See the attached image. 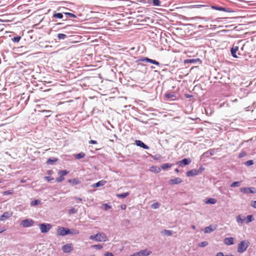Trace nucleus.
I'll list each match as a JSON object with an SVG mask.
<instances>
[{
    "label": "nucleus",
    "mask_w": 256,
    "mask_h": 256,
    "mask_svg": "<svg viewBox=\"0 0 256 256\" xmlns=\"http://www.w3.org/2000/svg\"><path fill=\"white\" fill-rule=\"evenodd\" d=\"M44 178L45 179V180H46L48 182H50L54 180V178L52 177L49 176H44Z\"/></svg>",
    "instance_id": "09e8293b"
},
{
    "label": "nucleus",
    "mask_w": 256,
    "mask_h": 256,
    "mask_svg": "<svg viewBox=\"0 0 256 256\" xmlns=\"http://www.w3.org/2000/svg\"><path fill=\"white\" fill-rule=\"evenodd\" d=\"M106 181H104L103 180H100V181L97 182L96 183L92 185V186H93V188H98V187L104 186L106 184Z\"/></svg>",
    "instance_id": "412c9836"
},
{
    "label": "nucleus",
    "mask_w": 256,
    "mask_h": 256,
    "mask_svg": "<svg viewBox=\"0 0 256 256\" xmlns=\"http://www.w3.org/2000/svg\"><path fill=\"white\" fill-rule=\"evenodd\" d=\"M160 204L159 202H156L152 204L151 205V207H152V208L154 209H156L160 207Z\"/></svg>",
    "instance_id": "58836bf2"
},
{
    "label": "nucleus",
    "mask_w": 256,
    "mask_h": 256,
    "mask_svg": "<svg viewBox=\"0 0 256 256\" xmlns=\"http://www.w3.org/2000/svg\"><path fill=\"white\" fill-rule=\"evenodd\" d=\"M240 191L245 194H256V190L254 187L244 188L240 189Z\"/></svg>",
    "instance_id": "39448f33"
},
{
    "label": "nucleus",
    "mask_w": 256,
    "mask_h": 256,
    "mask_svg": "<svg viewBox=\"0 0 256 256\" xmlns=\"http://www.w3.org/2000/svg\"><path fill=\"white\" fill-rule=\"evenodd\" d=\"M62 250L64 253H68L73 250V246L72 244H66L62 246Z\"/></svg>",
    "instance_id": "6e6552de"
},
{
    "label": "nucleus",
    "mask_w": 256,
    "mask_h": 256,
    "mask_svg": "<svg viewBox=\"0 0 256 256\" xmlns=\"http://www.w3.org/2000/svg\"><path fill=\"white\" fill-rule=\"evenodd\" d=\"M64 180V178L61 176L56 178V181L58 182H60Z\"/></svg>",
    "instance_id": "de8ad7c7"
},
{
    "label": "nucleus",
    "mask_w": 256,
    "mask_h": 256,
    "mask_svg": "<svg viewBox=\"0 0 256 256\" xmlns=\"http://www.w3.org/2000/svg\"><path fill=\"white\" fill-rule=\"evenodd\" d=\"M79 234V231L78 230L72 228L69 229L68 230V234Z\"/></svg>",
    "instance_id": "bb28decb"
},
{
    "label": "nucleus",
    "mask_w": 256,
    "mask_h": 256,
    "mask_svg": "<svg viewBox=\"0 0 256 256\" xmlns=\"http://www.w3.org/2000/svg\"><path fill=\"white\" fill-rule=\"evenodd\" d=\"M244 219H246V223L248 224L254 220V217L252 215H248Z\"/></svg>",
    "instance_id": "393cba45"
},
{
    "label": "nucleus",
    "mask_w": 256,
    "mask_h": 256,
    "mask_svg": "<svg viewBox=\"0 0 256 256\" xmlns=\"http://www.w3.org/2000/svg\"><path fill=\"white\" fill-rule=\"evenodd\" d=\"M89 143L91 144H97V142L96 140H90L89 142Z\"/></svg>",
    "instance_id": "052dcab7"
},
{
    "label": "nucleus",
    "mask_w": 256,
    "mask_h": 256,
    "mask_svg": "<svg viewBox=\"0 0 256 256\" xmlns=\"http://www.w3.org/2000/svg\"><path fill=\"white\" fill-rule=\"evenodd\" d=\"M129 256H139V254H138V252H135V253L133 254H132L130 255Z\"/></svg>",
    "instance_id": "e2e57ef3"
},
{
    "label": "nucleus",
    "mask_w": 256,
    "mask_h": 256,
    "mask_svg": "<svg viewBox=\"0 0 256 256\" xmlns=\"http://www.w3.org/2000/svg\"><path fill=\"white\" fill-rule=\"evenodd\" d=\"M62 12H58V13H54L53 14V18H58L59 19H62L64 18V14Z\"/></svg>",
    "instance_id": "a878e982"
},
{
    "label": "nucleus",
    "mask_w": 256,
    "mask_h": 256,
    "mask_svg": "<svg viewBox=\"0 0 256 256\" xmlns=\"http://www.w3.org/2000/svg\"><path fill=\"white\" fill-rule=\"evenodd\" d=\"M250 245L248 241L246 240H242L238 244V252L239 253L244 252Z\"/></svg>",
    "instance_id": "f03ea898"
},
{
    "label": "nucleus",
    "mask_w": 256,
    "mask_h": 256,
    "mask_svg": "<svg viewBox=\"0 0 256 256\" xmlns=\"http://www.w3.org/2000/svg\"><path fill=\"white\" fill-rule=\"evenodd\" d=\"M210 154H209V152L208 150L204 152L202 154V156H204V157H208L209 156Z\"/></svg>",
    "instance_id": "4d7b16f0"
},
{
    "label": "nucleus",
    "mask_w": 256,
    "mask_h": 256,
    "mask_svg": "<svg viewBox=\"0 0 256 256\" xmlns=\"http://www.w3.org/2000/svg\"><path fill=\"white\" fill-rule=\"evenodd\" d=\"M68 171L66 170H62L58 172V174L59 175L64 176L68 174Z\"/></svg>",
    "instance_id": "f704fd0d"
},
{
    "label": "nucleus",
    "mask_w": 256,
    "mask_h": 256,
    "mask_svg": "<svg viewBox=\"0 0 256 256\" xmlns=\"http://www.w3.org/2000/svg\"><path fill=\"white\" fill-rule=\"evenodd\" d=\"M211 8L212 9L220 10V11H223V12H230V10H228V8H224V7L219 6H212Z\"/></svg>",
    "instance_id": "ddd939ff"
},
{
    "label": "nucleus",
    "mask_w": 256,
    "mask_h": 256,
    "mask_svg": "<svg viewBox=\"0 0 256 256\" xmlns=\"http://www.w3.org/2000/svg\"><path fill=\"white\" fill-rule=\"evenodd\" d=\"M206 6L205 5H202V4H196V5H192L189 6V8H200L202 7H204Z\"/></svg>",
    "instance_id": "a19ab883"
},
{
    "label": "nucleus",
    "mask_w": 256,
    "mask_h": 256,
    "mask_svg": "<svg viewBox=\"0 0 256 256\" xmlns=\"http://www.w3.org/2000/svg\"><path fill=\"white\" fill-rule=\"evenodd\" d=\"M77 212V210L72 208L69 210V213L70 214H76Z\"/></svg>",
    "instance_id": "8fccbe9b"
},
{
    "label": "nucleus",
    "mask_w": 256,
    "mask_h": 256,
    "mask_svg": "<svg viewBox=\"0 0 256 256\" xmlns=\"http://www.w3.org/2000/svg\"><path fill=\"white\" fill-rule=\"evenodd\" d=\"M161 158V156L159 154H156L154 156V160H159L160 158Z\"/></svg>",
    "instance_id": "6e6d98bb"
},
{
    "label": "nucleus",
    "mask_w": 256,
    "mask_h": 256,
    "mask_svg": "<svg viewBox=\"0 0 256 256\" xmlns=\"http://www.w3.org/2000/svg\"><path fill=\"white\" fill-rule=\"evenodd\" d=\"M242 217L241 215H238L236 216V222L238 224H242L245 221L246 219L242 218Z\"/></svg>",
    "instance_id": "c756f323"
},
{
    "label": "nucleus",
    "mask_w": 256,
    "mask_h": 256,
    "mask_svg": "<svg viewBox=\"0 0 256 256\" xmlns=\"http://www.w3.org/2000/svg\"><path fill=\"white\" fill-rule=\"evenodd\" d=\"M68 228L64 227H60L57 230V234L60 236H64L68 234Z\"/></svg>",
    "instance_id": "0eeeda50"
},
{
    "label": "nucleus",
    "mask_w": 256,
    "mask_h": 256,
    "mask_svg": "<svg viewBox=\"0 0 256 256\" xmlns=\"http://www.w3.org/2000/svg\"><path fill=\"white\" fill-rule=\"evenodd\" d=\"M214 230V228H213L212 226H208L206 227L204 230V233L208 234L210 233L211 232H213Z\"/></svg>",
    "instance_id": "4be33fe9"
},
{
    "label": "nucleus",
    "mask_w": 256,
    "mask_h": 256,
    "mask_svg": "<svg viewBox=\"0 0 256 256\" xmlns=\"http://www.w3.org/2000/svg\"><path fill=\"white\" fill-rule=\"evenodd\" d=\"M200 173V170H197L196 169H192L186 172L187 176H194L198 175Z\"/></svg>",
    "instance_id": "1a4fd4ad"
},
{
    "label": "nucleus",
    "mask_w": 256,
    "mask_h": 256,
    "mask_svg": "<svg viewBox=\"0 0 256 256\" xmlns=\"http://www.w3.org/2000/svg\"><path fill=\"white\" fill-rule=\"evenodd\" d=\"M21 38V36H14V37L12 38V40L14 42H19V41L20 40Z\"/></svg>",
    "instance_id": "79ce46f5"
},
{
    "label": "nucleus",
    "mask_w": 256,
    "mask_h": 256,
    "mask_svg": "<svg viewBox=\"0 0 256 256\" xmlns=\"http://www.w3.org/2000/svg\"><path fill=\"white\" fill-rule=\"evenodd\" d=\"M68 181L72 186L77 185L80 183V181L78 178L70 179Z\"/></svg>",
    "instance_id": "6ab92c4d"
},
{
    "label": "nucleus",
    "mask_w": 256,
    "mask_h": 256,
    "mask_svg": "<svg viewBox=\"0 0 256 256\" xmlns=\"http://www.w3.org/2000/svg\"><path fill=\"white\" fill-rule=\"evenodd\" d=\"M173 166V164L165 163L161 166V168L163 170H166L168 168H171Z\"/></svg>",
    "instance_id": "5701e85b"
},
{
    "label": "nucleus",
    "mask_w": 256,
    "mask_h": 256,
    "mask_svg": "<svg viewBox=\"0 0 256 256\" xmlns=\"http://www.w3.org/2000/svg\"><path fill=\"white\" fill-rule=\"evenodd\" d=\"M90 239L96 242H106L108 240L106 234L103 232L98 233L95 235L90 236Z\"/></svg>",
    "instance_id": "f257e3e1"
},
{
    "label": "nucleus",
    "mask_w": 256,
    "mask_h": 256,
    "mask_svg": "<svg viewBox=\"0 0 256 256\" xmlns=\"http://www.w3.org/2000/svg\"><path fill=\"white\" fill-rule=\"evenodd\" d=\"M250 206L252 208H256V200H252L250 202Z\"/></svg>",
    "instance_id": "5fc2aeb1"
},
{
    "label": "nucleus",
    "mask_w": 256,
    "mask_h": 256,
    "mask_svg": "<svg viewBox=\"0 0 256 256\" xmlns=\"http://www.w3.org/2000/svg\"><path fill=\"white\" fill-rule=\"evenodd\" d=\"M74 199L77 201L78 202H80L82 200V199L80 198L75 197Z\"/></svg>",
    "instance_id": "bf43d9fd"
},
{
    "label": "nucleus",
    "mask_w": 256,
    "mask_h": 256,
    "mask_svg": "<svg viewBox=\"0 0 256 256\" xmlns=\"http://www.w3.org/2000/svg\"><path fill=\"white\" fill-rule=\"evenodd\" d=\"M13 193H14V190H6V191L4 192H3V194L4 196H8V195L12 194Z\"/></svg>",
    "instance_id": "37998d69"
},
{
    "label": "nucleus",
    "mask_w": 256,
    "mask_h": 256,
    "mask_svg": "<svg viewBox=\"0 0 256 256\" xmlns=\"http://www.w3.org/2000/svg\"><path fill=\"white\" fill-rule=\"evenodd\" d=\"M224 242L228 246L232 245L234 244V238L232 237L225 238Z\"/></svg>",
    "instance_id": "2eb2a0df"
},
{
    "label": "nucleus",
    "mask_w": 256,
    "mask_h": 256,
    "mask_svg": "<svg viewBox=\"0 0 256 256\" xmlns=\"http://www.w3.org/2000/svg\"><path fill=\"white\" fill-rule=\"evenodd\" d=\"M254 164V161L252 160H249L244 163L246 166H250Z\"/></svg>",
    "instance_id": "49530a36"
},
{
    "label": "nucleus",
    "mask_w": 256,
    "mask_h": 256,
    "mask_svg": "<svg viewBox=\"0 0 256 256\" xmlns=\"http://www.w3.org/2000/svg\"><path fill=\"white\" fill-rule=\"evenodd\" d=\"M200 170V173L202 172L203 170H204V168L202 167V166H200L199 169L198 170Z\"/></svg>",
    "instance_id": "69168bd1"
},
{
    "label": "nucleus",
    "mask_w": 256,
    "mask_h": 256,
    "mask_svg": "<svg viewBox=\"0 0 256 256\" xmlns=\"http://www.w3.org/2000/svg\"><path fill=\"white\" fill-rule=\"evenodd\" d=\"M238 46H233L231 49H230V52H231V54L232 56L234 57V58H238L237 56L236 55V51L238 50Z\"/></svg>",
    "instance_id": "aec40b11"
},
{
    "label": "nucleus",
    "mask_w": 256,
    "mask_h": 256,
    "mask_svg": "<svg viewBox=\"0 0 256 256\" xmlns=\"http://www.w3.org/2000/svg\"><path fill=\"white\" fill-rule=\"evenodd\" d=\"M192 160L190 158H184L182 160L178 162V164L180 166H182V164L184 166H186L189 164L191 162Z\"/></svg>",
    "instance_id": "4468645a"
},
{
    "label": "nucleus",
    "mask_w": 256,
    "mask_h": 256,
    "mask_svg": "<svg viewBox=\"0 0 256 256\" xmlns=\"http://www.w3.org/2000/svg\"><path fill=\"white\" fill-rule=\"evenodd\" d=\"M241 182H234L230 184V187H238L240 186Z\"/></svg>",
    "instance_id": "72a5a7b5"
},
{
    "label": "nucleus",
    "mask_w": 256,
    "mask_h": 256,
    "mask_svg": "<svg viewBox=\"0 0 256 256\" xmlns=\"http://www.w3.org/2000/svg\"><path fill=\"white\" fill-rule=\"evenodd\" d=\"M34 221L32 219H25L23 220L20 224L24 228H28L33 225Z\"/></svg>",
    "instance_id": "423d86ee"
},
{
    "label": "nucleus",
    "mask_w": 256,
    "mask_h": 256,
    "mask_svg": "<svg viewBox=\"0 0 256 256\" xmlns=\"http://www.w3.org/2000/svg\"><path fill=\"white\" fill-rule=\"evenodd\" d=\"M139 256H148L152 254V252L147 250H142L138 252Z\"/></svg>",
    "instance_id": "f8f14e48"
},
{
    "label": "nucleus",
    "mask_w": 256,
    "mask_h": 256,
    "mask_svg": "<svg viewBox=\"0 0 256 256\" xmlns=\"http://www.w3.org/2000/svg\"><path fill=\"white\" fill-rule=\"evenodd\" d=\"M163 234L168 236H170L172 234V232L170 230H164L162 232Z\"/></svg>",
    "instance_id": "473e14b6"
},
{
    "label": "nucleus",
    "mask_w": 256,
    "mask_h": 256,
    "mask_svg": "<svg viewBox=\"0 0 256 256\" xmlns=\"http://www.w3.org/2000/svg\"><path fill=\"white\" fill-rule=\"evenodd\" d=\"M216 202V200L214 198H210L206 202V204H215Z\"/></svg>",
    "instance_id": "2f4dec72"
},
{
    "label": "nucleus",
    "mask_w": 256,
    "mask_h": 256,
    "mask_svg": "<svg viewBox=\"0 0 256 256\" xmlns=\"http://www.w3.org/2000/svg\"><path fill=\"white\" fill-rule=\"evenodd\" d=\"M86 154L83 152H81L78 154H76V156H75V158L76 159H80V158H83L84 156H85Z\"/></svg>",
    "instance_id": "7c9ffc66"
},
{
    "label": "nucleus",
    "mask_w": 256,
    "mask_h": 256,
    "mask_svg": "<svg viewBox=\"0 0 256 256\" xmlns=\"http://www.w3.org/2000/svg\"><path fill=\"white\" fill-rule=\"evenodd\" d=\"M208 152H209L210 155L213 156L216 153V150H214V149H210V150H208Z\"/></svg>",
    "instance_id": "3c124183"
},
{
    "label": "nucleus",
    "mask_w": 256,
    "mask_h": 256,
    "mask_svg": "<svg viewBox=\"0 0 256 256\" xmlns=\"http://www.w3.org/2000/svg\"><path fill=\"white\" fill-rule=\"evenodd\" d=\"M121 208L122 210H125L126 208V204H122L121 206Z\"/></svg>",
    "instance_id": "0e129e2a"
},
{
    "label": "nucleus",
    "mask_w": 256,
    "mask_h": 256,
    "mask_svg": "<svg viewBox=\"0 0 256 256\" xmlns=\"http://www.w3.org/2000/svg\"><path fill=\"white\" fill-rule=\"evenodd\" d=\"M147 2L150 4H152L154 6H160L161 2L160 0H147Z\"/></svg>",
    "instance_id": "f3484780"
},
{
    "label": "nucleus",
    "mask_w": 256,
    "mask_h": 256,
    "mask_svg": "<svg viewBox=\"0 0 256 256\" xmlns=\"http://www.w3.org/2000/svg\"><path fill=\"white\" fill-rule=\"evenodd\" d=\"M208 244V243L206 241L202 242L198 244V246L199 247L202 248L207 246Z\"/></svg>",
    "instance_id": "e433bc0d"
},
{
    "label": "nucleus",
    "mask_w": 256,
    "mask_h": 256,
    "mask_svg": "<svg viewBox=\"0 0 256 256\" xmlns=\"http://www.w3.org/2000/svg\"><path fill=\"white\" fill-rule=\"evenodd\" d=\"M58 160V159L55 158H49L47 161L46 164L48 165H53Z\"/></svg>",
    "instance_id": "a211bd4d"
},
{
    "label": "nucleus",
    "mask_w": 256,
    "mask_h": 256,
    "mask_svg": "<svg viewBox=\"0 0 256 256\" xmlns=\"http://www.w3.org/2000/svg\"><path fill=\"white\" fill-rule=\"evenodd\" d=\"M40 203V200H36L34 201L31 202L30 204L31 206H34L39 204Z\"/></svg>",
    "instance_id": "c9c22d12"
},
{
    "label": "nucleus",
    "mask_w": 256,
    "mask_h": 256,
    "mask_svg": "<svg viewBox=\"0 0 256 256\" xmlns=\"http://www.w3.org/2000/svg\"><path fill=\"white\" fill-rule=\"evenodd\" d=\"M138 60L144 62H150L156 66L160 65V64L158 62L154 60L150 59L147 57H142Z\"/></svg>",
    "instance_id": "20e7f679"
},
{
    "label": "nucleus",
    "mask_w": 256,
    "mask_h": 256,
    "mask_svg": "<svg viewBox=\"0 0 256 256\" xmlns=\"http://www.w3.org/2000/svg\"><path fill=\"white\" fill-rule=\"evenodd\" d=\"M39 228L42 233L48 232L52 228V225L50 224H39Z\"/></svg>",
    "instance_id": "7ed1b4c3"
},
{
    "label": "nucleus",
    "mask_w": 256,
    "mask_h": 256,
    "mask_svg": "<svg viewBox=\"0 0 256 256\" xmlns=\"http://www.w3.org/2000/svg\"><path fill=\"white\" fill-rule=\"evenodd\" d=\"M165 97L167 98H171L172 100H174V98H176V96L174 94H166Z\"/></svg>",
    "instance_id": "4c0bfd02"
},
{
    "label": "nucleus",
    "mask_w": 256,
    "mask_h": 256,
    "mask_svg": "<svg viewBox=\"0 0 256 256\" xmlns=\"http://www.w3.org/2000/svg\"><path fill=\"white\" fill-rule=\"evenodd\" d=\"M104 210H106L111 208V206L108 204H104Z\"/></svg>",
    "instance_id": "864d4df0"
},
{
    "label": "nucleus",
    "mask_w": 256,
    "mask_h": 256,
    "mask_svg": "<svg viewBox=\"0 0 256 256\" xmlns=\"http://www.w3.org/2000/svg\"><path fill=\"white\" fill-rule=\"evenodd\" d=\"M154 168L156 169V167H154V166H152V167H151V168H150V170H151V171H153V170H153Z\"/></svg>",
    "instance_id": "774afa93"
},
{
    "label": "nucleus",
    "mask_w": 256,
    "mask_h": 256,
    "mask_svg": "<svg viewBox=\"0 0 256 256\" xmlns=\"http://www.w3.org/2000/svg\"><path fill=\"white\" fill-rule=\"evenodd\" d=\"M42 112H46V114H48V115L46 116V117H48V116H50L52 111L50 110H44L42 111Z\"/></svg>",
    "instance_id": "603ef678"
},
{
    "label": "nucleus",
    "mask_w": 256,
    "mask_h": 256,
    "mask_svg": "<svg viewBox=\"0 0 256 256\" xmlns=\"http://www.w3.org/2000/svg\"><path fill=\"white\" fill-rule=\"evenodd\" d=\"M198 60V58L186 60H184V63H194L195 62Z\"/></svg>",
    "instance_id": "ea45409f"
},
{
    "label": "nucleus",
    "mask_w": 256,
    "mask_h": 256,
    "mask_svg": "<svg viewBox=\"0 0 256 256\" xmlns=\"http://www.w3.org/2000/svg\"><path fill=\"white\" fill-rule=\"evenodd\" d=\"M197 18H200V19H202V20H206V18H204V17H198Z\"/></svg>",
    "instance_id": "338daca9"
},
{
    "label": "nucleus",
    "mask_w": 256,
    "mask_h": 256,
    "mask_svg": "<svg viewBox=\"0 0 256 256\" xmlns=\"http://www.w3.org/2000/svg\"><path fill=\"white\" fill-rule=\"evenodd\" d=\"M64 14L66 16V18L64 20H67L68 16H70L71 18H76V16L72 13L70 12H64Z\"/></svg>",
    "instance_id": "cd10ccee"
},
{
    "label": "nucleus",
    "mask_w": 256,
    "mask_h": 256,
    "mask_svg": "<svg viewBox=\"0 0 256 256\" xmlns=\"http://www.w3.org/2000/svg\"><path fill=\"white\" fill-rule=\"evenodd\" d=\"M68 37V36L64 34H58L57 36V38L59 40H64Z\"/></svg>",
    "instance_id": "c85d7f7f"
},
{
    "label": "nucleus",
    "mask_w": 256,
    "mask_h": 256,
    "mask_svg": "<svg viewBox=\"0 0 256 256\" xmlns=\"http://www.w3.org/2000/svg\"><path fill=\"white\" fill-rule=\"evenodd\" d=\"M182 182V180L180 178H176L174 179H171L170 180L169 183L170 184H180Z\"/></svg>",
    "instance_id": "dca6fc26"
},
{
    "label": "nucleus",
    "mask_w": 256,
    "mask_h": 256,
    "mask_svg": "<svg viewBox=\"0 0 256 256\" xmlns=\"http://www.w3.org/2000/svg\"><path fill=\"white\" fill-rule=\"evenodd\" d=\"M216 256H224L222 252H219L216 254Z\"/></svg>",
    "instance_id": "680f3d73"
},
{
    "label": "nucleus",
    "mask_w": 256,
    "mask_h": 256,
    "mask_svg": "<svg viewBox=\"0 0 256 256\" xmlns=\"http://www.w3.org/2000/svg\"><path fill=\"white\" fill-rule=\"evenodd\" d=\"M92 247L95 248L97 250H101L103 248L102 246V244H100L92 245Z\"/></svg>",
    "instance_id": "a18cd8bd"
},
{
    "label": "nucleus",
    "mask_w": 256,
    "mask_h": 256,
    "mask_svg": "<svg viewBox=\"0 0 256 256\" xmlns=\"http://www.w3.org/2000/svg\"><path fill=\"white\" fill-rule=\"evenodd\" d=\"M12 216V213L6 212H4L0 217V220L4 221L10 218Z\"/></svg>",
    "instance_id": "9b49d317"
},
{
    "label": "nucleus",
    "mask_w": 256,
    "mask_h": 256,
    "mask_svg": "<svg viewBox=\"0 0 256 256\" xmlns=\"http://www.w3.org/2000/svg\"><path fill=\"white\" fill-rule=\"evenodd\" d=\"M246 156V152L244 151H242V152H240L238 156V158H241L244 157Z\"/></svg>",
    "instance_id": "c03bdc74"
},
{
    "label": "nucleus",
    "mask_w": 256,
    "mask_h": 256,
    "mask_svg": "<svg viewBox=\"0 0 256 256\" xmlns=\"http://www.w3.org/2000/svg\"><path fill=\"white\" fill-rule=\"evenodd\" d=\"M135 144L137 146L142 148L144 149L148 150L149 148V147L147 145L140 140H135Z\"/></svg>",
    "instance_id": "9d476101"
},
{
    "label": "nucleus",
    "mask_w": 256,
    "mask_h": 256,
    "mask_svg": "<svg viewBox=\"0 0 256 256\" xmlns=\"http://www.w3.org/2000/svg\"><path fill=\"white\" fill-rule=\"evenodd\" d=\"M130 194V192H126L122 193V194H116V196L118 198H126V196H129Z\"/></svg>",
    "instance_id": "b1692460"
},
{
    "label": "nucleus",
    "mask_w": 256,
    "mask_h": 256,
    "mask_svg": "<svg viewBox=\"0 0 256 256\" xmlns=\"http://www.w3.org/2000/svg\"><path fill=\"white\" fill-rule=\"evenodd\" d=\"M104 256H114L112 252H107L104 254Z\"/></svg>",
    "instance_id": "13d9d810"
}]
</instances>
